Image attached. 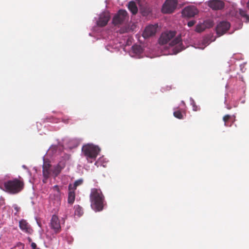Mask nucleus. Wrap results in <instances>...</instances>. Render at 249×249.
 Returning <instances> with one entry per match:
<instances>
[{
  "mask_svg": "<svg viewBox=\"0 0 249 249\" xmlns=\"http://www.w3.org/2000/svg\"><path fill=\"white\" fill-rule=\"evenodd\" d=\"M174 116L179 119H182L183 118V115L179 110L174 111Z\"/></svg>",
  "mask_w": 249,
  "mask_h": 249,
  "instance_id": "412c9836",
  "label": "nucleus"
},
{
  "mask_svg": "<svg viewBox=\"0 0 249 249\" xmlns=\"http://www.w3.org/2000/svg\"><path fill=\"white\" fill-rule=\"evenodd\" d=\"M63 121L64 123H68V120H63Z\"/></svg>",
  "mask_w": 249,
  "mask_h": 249,
  "instance_id": "c756f323",
  "label": "nucleus"
},
{
  "mask_svg": "<svg viewBox=\"0 0 249 249\" xmlns=\"http://www.w3.org/2000/svg\"><path fill=\"white\" fill-rule=\"evenodd\" d=\"M195 23H196V21L195 20H191V21H189L187 23V25L189 27H191L193 26Z\"/></svg>",
  "mask_w": 249,
  "mask_h": 249,
  "instance_id": "393cba45",
  "label": "nucleus"
},
{
  "mask_svg": "<svg viewBox=\"0 0 249 249\" xmlns=\"http://www.w3.org/2000/svg\"><path fill=\"white\" fill-rule=\"evenodd\" d=\"M208 5L213 10H218L223 9L225 4L222 0H210L208 1Z\"/></svg>",
  "mask_w": 249,
  "mask_h": 249,
  "instance_id": "ddd939ff",
  "label": "nucleus"
},
{
  "mask_svg": "<svg viewBox=\"0 0 249 249\" xmlns=\"http://www.w3.org/2000/svg\"><path fill=\"white\" fill-rule=\"evenodd\" d=\"M176 35L175 31H171L162 33L159 40V43L161 45L167 44L176 36Z\"/></svg>",
  "mask_w": 249,
  "mask_h": 249,
  "instance_id": "6e6552de",
  "label": "nucleus"
},
{
  "mask_svg": "<svg viewBox=\"0 0 249 249\" xmlns=\"http://www.w3.org/2000/svg\"><path fill=\"white\" fill-rule=\"evenodd\" d=\"M89 197L92 208L96 212L103 210L105 197L101 190L100 189L92 188Z\"/></svg>",
  "mask_w": 249,
  "mask_h": 249,
  "instance_id": "f03ea898",
  "label": "nucleus"
},
{
  "mask_svg": "<svg viewBox=\"0 0 249 249\" xmlns=\"http://www.w3.org/2000/svg\"><path fill=\"white\" fill-rule=\"evenodd\" d=\"M31 246L32 249H39L38 248H37L36 245L34 242H32L31 243Z\"/></svg>",
  "mask_w": 249,
  "mask_h": 249,
  "instance_id": "bb28decb",
  "label": "nucleus"
},
{
  "mask_svg": "<svg viewBox=\"0 0 249 249\" xmlns=\"http://www.w3.org/2000/svg\"><path fill=\"white\" fill-rule=\"evenodd\" d=\"M229 22L223 21L218 23L216 28V33L220 36L224 35L230 28Z\"/></svg>",
  "mask_w": 249,
  "mask_h": 249,
  "instance_id": "f8f14e48",
  "label": "nucleus"
},
{
  "mask_svg": "<svg viewBox=\"0 0 249 249\" xmlns=\"http://www.w3.org/2000/svg\"><path fill=\"white\" fill-rule=\"evenodd\" d=\"M82 183H83L82 179H78V180H76L74 182V184L73 185L72 184V190H75L76 189L77 187L78 186L81 185L82 184Z\"/></svg>",
  "mask_w": 249,
  "mask_h": 249,
  "instance_id": "aec40b11",
  "label": "nucleus"
},
{
  "mask_svg": "<svg viewBox=\"0 0 249 249\" xmlns=\"http://www.w3.org/2000/svg\"><path fill=\"white\" fill-rule=\"evenodd\" d=\"M50 227L55 234L59 233L61 231L60 220L56 215H53L50 220Z\"/></svg>",
  "mask_w": 249,
  "mask_h": 249,
  "instance_id": "423d86ee",
  "label": "nucleus"
},
{
  "mask_svg": "<svg viewBox=\"0 0 249 249\" xmlns=\"http://www.w3.org/2000/svg\"><path fill=\"white\" fill-rule=\"evenodd\" d=\"M169 44L171 46H176L174 48V51L176 53H177L184 49L182 46V40L180 36H178L170 42Z\"/></svg>",
  "mask_w": 249,
  "mask_h": 249,
  "instance_id": "9d476101",
  "label": "nucleus"
},
{
  "mask_svg": "<svg viewBox=\"0 0 249 249\" xmlns=\"http://www.w3.org/2000/svg\"><path fill=\"white\" fill-rule=\"evenodd\" d=\"M72 185L71 184H70L69 185V194H68V202L70 204H72L75 198V195L74 193V190H72Z\"/></svg>",
  "mask_w": 249,
  "mask_h": 249,
  "instance_id": "dca6fc26",
  "label": "nucleus"
},
{
  "mask_svg": "<svg viewBox=\"0 0 249 249\" xmlns=\"http://www.w3.org/2000/svg\"><path fill=\"white\" fill-rule=\"evenodd\" d=\"M110 18V14L108 12H103L99 17L97 24L100 27L105 26Z\"/></svg>",
  "mask_w": 249,
  "mask_h": 249,
  "instance_id": "4468645a",
  "label": "nucleus"
},
{
  "mask_svg": "<svg viewBox=\"0 0 249 249\" xmlns=\"http://www.w3.org/2000/svg\"><path fill=\"white\" fill-rule=\"evenodd\" d=\"M19 226L23 232L28 234H32L33 232V230L30 225L25 220H21L19 222Z\"/></svg>",
  "mask_w": 249,
  "mask_h": 249,
  "instance_id": "2eb2a0df",
  "label": "nucleus"
},
{
  "mask_svg": "<svg viewBox=\"0 0 249 249\" xmlns=\"http://www.w3.org/2000/svg\"><path fill=\"white\" fill-rule=\"evenodd\" d=\"M247 6L248 8V9L249 10V0H248L247 3Z\"/></svg>",
  "mask_w": 249,
  "mask_h": 249,
  "instance_id": "c85d7f7f",
  "label": "nucleus"
},
{
  "mask_svg": "<svg viewBox=\"0 0 249 249\" xmlns=\"http://www.w3.org/2000/svg\"><path fill=\"white\" fill-rule=\"evenodd\" d=\"M24 183L22 180L14 178L3 183L2 189L11 194H16L20 192L24 188Z\"/></svg>",
  "mask_w": 249,
  "mask_h": 249,
  "instance_id": "7ed1b4c3",
  "label": "nucleus"
},
{
  "mask_svg": "<svg viewBox=\"0 0 249 249\" xmlns=\"http://www.w3.org/2000/svg\"><path fill=\"white\" fill-rule=\"evenodd\" d=\"M128 18L127 13L125 10H120L112 19L113 23L115 25L122 24Z\"/></svg>",
  "mask_w": 249,
  "mask_h": 249,
  "instance_id": "0eeeda50",
  "label": "nucleus"
},
{
  "mask_svg": "<svg viewBox=\"0 0 249 249\" xmlns=\"http://www.w3.org/2000/svg\"><path fill=\"white\" fill-rule=\"evenodd\" d=\"M231 116L230 115H225L223 118V120L224 122L225 125L226 126H228L229 125L228 124V122L231 119Z\"/></svg>",
  "mask_w": 249,
  "mask_h": 249,
  "instance_id": "5701e85b",
  "label": "nucleus"
},
{
  "mask_svg": "<svg viewBox=\"0 0 249 249\" xmlns=\"http://www.w3.org/2000/svg\"><path fill=\"white\" fill-rule=\"evenodd\" d=\"M198 13V10L196 7L193 5H190L185 7L182 10L183 16L187 18L194 17Z\"/></svg>",
  "mask_w": 249,
  "mask_h": 249,
  "instance_id": "9b49d317",
  "label": "nucleus"
},
{
  "mask_svg": "<svg viewBox=\"0 0 249 249\" xmlns=\"http://www.w3.org/2000/svg\"><path fill=\"white\" fill-rule=\"evenodd\" d=\"M239 14L242 17H244L246 18V22H249V15L247 14V12L245 10L242 9H239Z\"/></svg>",
  "mask_w": 249,
  "mask_h": 249,
  "instance_id": "a211bd4d",
  "label": "nucleus"
},
{
  "mask_svg": "<svg viewBox=\"0 0 249 249\" xmlns=\"http://www.w3.org/2000/svg\"><path fill=\"white\" fill-rule=\"evenodd\" d=\"M204 30V28H201V26H199V25H197L196 27V31L197 32H201L202 31H203V30Z\"/></svg>",
  "mask_w": 249,
  "mask_h": 249,
  "instance_id": "a878e982",
  "label": "nucleus"
},
{
  "mask_svg": "<svg viewBox=\"0 0 249 249\" xmlns=\"http://www.w3.org/2000/svg\"><path fill=\"white\" fill-rule=\"evenodd\" d=\"M82 150L88 161L92 163L96 160L101 150L98 146L87 144L82 147Z\"/></svg>",
  "mask_w": 249,
  "mask_h": 249,
  "instance_id": "20e7f679",
  "label": "nucleus"
},
{
  "mask_svg": "<svg viewBox=\"0 0 249 249\" xmlns=\"http://www.w3.org/2000/svg\"><path fill=\"white\" fill-rule=\"evenodd\" d=\"M75 214L79 216H81L83 213L82 207H81L79 205H77L75 206Z\"/></svg>",
  "mask_w": 249,
  "mask_h": 249,
  "instance_id": "6ab92c4d",
  "label": "nucleus"
},
{
  "mask_svg": "<svg viewBox=\"0 0 249 249\" xmlns=\"http://www.w3.org/2000/svg\"><path fill=\"white\" fill-rule=\"evenodd\" d=\"M157 24L147 26L142 33V36L144 38H147L154 36L157 32Z\"/></svg>",
  "mask_w": 249,
  "mask_h": 249,
  "instance_id": "1a4fd4ad",
  "label": "nucleus"
},
{
  "mask_svg": "<svg viewBox=\"0 0 249 249\" xmlns=\"http://www.w3.org/2000/svg\"><path fill=\"white\" fill-rule=\"evenodd\" d=\"M192 107H193V110L195 111H198L200 109V107H198L195 103L194 101H193L192 103Z\"/></svg>",
  "mask_w": 249,
  "mask_h": 249,
  "instance_id": "b1692460",
  "label": "nucleus"
},
{
  "mask_svg": "<svg viewBox=\"0 0 249 249\" xmlns=\"http://www.w3.org/2000/svg\"><path fill=\"white\" fill-rule=\"evenodd\" d=\"M24 244L21 242H18L13 248L11 249H24Z\"/></svg>",
  "mask_w": 249,
  "mask_h": 249,
  "instance_id": "4be33fe9",
  "label": "nucleus"
},
{
  "mask_svg": "<svg viewBox=\"0 0 249 249\" xmlns=\"http://www.w3.org/2000/svg\"><path fill=\"white\" fill-rule=\"evenodd\" d=\"M28 240H29V242H31L32 241V239H31V238L30 237H29L28 238Z\"/></svg>",
  "mask_w": 249,
  "mask_h": 249,
  "instance_id": "7c9ffc66",
  "label": "nucleus"
},
{
  "mask_svg": "<svg viewBox=\"0 0 249 249\" xmlns=\"http://www.w3.org/2000/svg\"><path fill=\"white\" fill-rule=\"evenodd\" d=\"M178 0H166L163 4L161 11L164 14L173 13L177 7Z\"/></svg>",
  "mask_w": 249,
  "mask_h": 249,
  "instance_id": "39448f33",
  "label": "nucleus"
},
{
  "mask_svg": "<svg viewBox=\"0 0 249 249\" xmlns=\"http://www.w3.org/2000/svg\"><path fill=\"white\" fill-rule=\"evenodd\" d=\"M66 166V162L64 160L60 161L56 164L52 166L50 162H45L42 166V173L43 176V181L47 182V179L52 175L54 178L57 177L62 170Z\"/></svg>",
  "mask_w": 249,
  "mask_h": 249,
  "instance_id": "f257e3e1",
  "label": "nucleus"
},
{
  "mask_svg": "<svg viewBox=\"0 0 249 249\" xmlns=\"http://www.w3.org/2000/svg\"><path fill=\"white\" fill-rule=\"evenodd\" d=\"M53 189L54 190L57 191V192H59V188L58 185H55L53 186Z\"/></svg>",
  "mask_w": 249,
  "mask_h": 249,
  "instance_id": "cd10ccee",
  "label": "nucleus"
},
{
  "mask_svg": "<svg viewBox=\"0 0 249 249\" xmlns=\"http://www.w3.org/2000/svg\"><path fill=\"white\" fill-rule=\"evenodd\" d=\"M128 8L133 15L136 14L138 12V8L134 1H131L129 2Z\"/></svg>",
  "mask_w": 249,
  "mask_h": 249,
  "instance_id": "f3484780",
  "label": "nucleus"
}]
</instances>
